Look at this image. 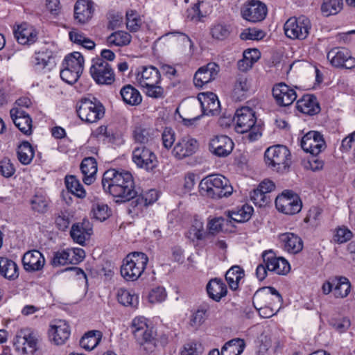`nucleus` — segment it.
Listing matches in <instances>:
<instances>
[{"instance_id":"1","label":"nucleus","mask_w":355,"mask_h":355,"mask_svg":"<svg viewBox=\"0 0 355 355\" xmlns=\"http://www.w3.org/2000/svg\"><path fill=\"white\" fill-rule=\"evenodd\" d=\"M102 186L104 191L114 198L116 202L130 201L137 194L132 174L123 170H107L103 175Z\"/></svg>"},{"instance_id":"2","label":"nucleus","mask_w":355,"mask_h":355,"mask_svg":"<svg viewBox=\"0 0 355 355\" xmlns=\"http://www.w3.org/2000/svg\"><path fill=\"white\" fill-rule=\"evenodd\" d=\"M234 121L238 133H247L246 138L254 141L261 136V126L256 123L255 113L249 107H242L236 112Z\"/></svg>"},{"instance_id":"3","label":"nucleus","mask_w":355,"mask_h":355,"mask_svg":"<svg viewBox=\"0 0 355 355\" xmlns=\"http://www.w3.org/2000/svg\"><path fill=\"white\" fill-rule=\"evenodd\" d=\"M200 192L211 198L228 197L233 192L230 181L223 175H209L203 178L199 184Z\"/></svg>"},{"instance_id":"4","label":"nucleus","mask_w":355,"mask_h":355,"mask_svg":"<svg viewBox=\"0 0 355 355\" xmlns=\"http://www.w3.org/2000/svg\"><path fill=\"white\" fill-rule=\"evenodd\" d=\"M266 164L272 171L278 173L288 171L291 164V155L288 148L284 145L268 147L264 153Z\"/></svg>"},{"instance_id":"5","label":"nucleus","mask_w":355,"mask_h":355,"mask_svg":"<svg viewBox=\"0 0 355 355\" xmlns=\"http://www.w3.org/2000/svg\"><path fill=\"white\" fill-rule=\"evenodd\" d=\"M148 258L145 253L133 252L128 254L123 261L121 274L128 281L137 280L144 272Z\"/></svg>"},{"instance_id":"6","label":"nucleus","mask_w":355,"mask_h":355,"mask_svg":"<svg viewBox=\"0 0 355 355\" xmlns=\"http://www.w3.org/2000/svg\"><path fill=\"white\" fill-rule=\"evenodd\" d=\"M76 111L82 121L94 123L104 115L103 105L95 98H83L76 105Z\"/></svg>"},{"instance_id":"7","label":"nucleus","mask_w":355,"mask_h":355,"mask_svg":"<svg viewBox=\"0 0 355 355\" xmlns=\"http://www.w3.org/2000/svg\"><path fill=\"white\" fill-rule=\"evenodd\" d=\"M311 28L310 20L305 16L289 18L284 26L285 35L293 40H304Z\"/></svg>"},{"instance_id":"8","label":"nucleus","mask_w":355,"mask_h":355,"mask_svg":"<svg viewBox=\"0 0 355 355\" xmlns=\"http://www.w3.org/2000/svg\"><path fill=\"white\" fill-rule=\"evenodd\" d=\"M89 73L98 85H111L115 80L114 73L110 64L99 57L92 59Z\"/></svg>"},{"instance_id":"9","label":"nucleus","mask_w":355,"mask_h":355,"mask_svg":"<svg viewBox=\"0 0 355 355\" xmlns=\"http://www.w3.org/2000/svg\"><path fill=\"white\" fill-rule=\"evenodd\" d=\"M15 349L24 355H33L37 349V338L30 329H21L14 340Z\"/></svg>"},{"instance_id":"10","label":"nucleus","mask_w":355,"mask_h":355,"mask_svg":"<svg viewBox=\"0 0 355 355\" xmlns=\"http://www.w3.org/2000/svg\"><path fill=\"white\" fill-rule=\"evenodd\" d=\"M277 210L288 215L297 214L302 209V203L300 197L292 191L286 190L275 199Z\"/></svg>"},{"instance_id":"11","label":"nucleus","mask_w":355,"mask_h":355,"mask_svg":"<svg viewBox=\"0 0 355 355\" xmlns=\"http://www.w3.org/2000/svg\"><path fill=\"white\" fill-rule=\"evenodd\" d=\"M282 297L273 287H263L255 292L253 296L254 306H273L280 305Z\"/></svg>"},{"instance_id":"12","label":"nucleus","mask_w":355,"mask_h":355,"mask_svg":"<svg viewBox=\"0 0 355 355\" xmlns=\"http://www.w3.org/2000/svg\"><path fill=\"white\" fill-rule=\"evenodd\" d=\"M132 161L136 165L146 171H152L157 166L155 154L145 146L140 145L132 151Z\"/></svg>"},{"instance_id":"13","label":"nucleus","mask_w":355,"mask_h":355,"mask_svg":"<svg viewBox=\"0 0 355 355\" xmlns=\"http://www.w3.org/2000/svg\"><path fill=\"white\" fill-rule=\"evenodd\" d=\"M327 59L332 66L351 69L355 67V58L345 48L336 47L327 53Z\"/></svg>"},{"instance_id":"14","label":"nucleus","mask_w":355,"mask_h":355,"mask_svg":"<svg viewBox=\"0 0 355 355\" xmlns=\"http://www.w3.org/2000/svg\"><path fill=\"white\" fill-rule=\"evenodd\" d=\"M267 14L266 5L257 0H250L245 3L241 8L242 17L253 23L261 21Z\"/></svg>"},{"instance_id":"15","label":"nucleus","mask_w":355,"mask_h":355,"mask_svg":"<svg viewBox=\"0 0 355 355\" xmlns=\"http://www.w3.org/2000/svg\"><path fill=\"white\" fill-rule=\"evenodd\" d=\"M302 148L312 155H318L326 148V143L322 135L316 131L306 133L301 141Z\"/></svg>"},{"instance_id":"16","label":"nucleus","mask_w":355,"mask_h":355,"mask_svg":"<svg viewBox=\"0 0 355 355\" xmlns=\"http://www.w3.org/2000/svg\"><path fill=\"white\" fill-rule=\"evenodd\" d=\"M262 257L269 271L277 275H286L290 271L291 267L288 262L282 257H277L272 250L263 252Z\"/></svg>"},{"instance_id":"17","label":"nucleus","mask_w":355,"mask_h":355,"mask_svg":"<svg viewBox=\"0 0 355 355\" xmlns=\"http://www.w3.org/2000/svg\"><path fill=\"white\" fill-rule=\"evenodd\" d=\"M198 148V143L196 139L190 137H184L176 143L172 150V154L175 158L182 159L193 155Z\"/></svg>"},{"instance_id":"18","label":"nucleus","mask_w":355,"mask_h":355,"mask_svg":"<svg viewBox=\"0 0 355 355\" xmlns=\"http://www.w3.org/2000/svg\"><path fill=\"white\" fill-rule=\"evenodd\" d=\"M219 69V66L215 62H209L199 68L193 78L196 87H202L205 84L214 80L217 77Z\"/></svg>"},{"instance_id":"19","label":"nucleus","mask_w":355,"mask_h":355,"mask_svg":"<svg viewBox=\"0 0 355 355\" xmlns=\"http://www.w3.org/2000/svg\"><path fill=\"white\" fill-rule=\"evenodd\" d=\"M13 33L17 41L23 45L34 44L38 38L37 31L32 25L26 22L15 27Z\"/></svg>"},{"instance_id":"20","label":"nucleus","mask_w":355,"mask_h":355,"mask_svg":"<svg viewBox=\"0 0 355 355\" xmlns=\"http://www.w3.org/2000/svg\"><path fill=\"white\" fill-rule=\"evenodd\" d=\"M272 96L277 104L283 107L291 105L297 98L295 91L282 83L273 87Z\"/></svg>"},{"instance_id":"21","label":"nucleus","mask_w":355,"mask_h":355,"mask_svg":"<svg viewBox=\"0 0 355 355\" xmlns=\"http://www.w3.org/2000/svg\"><path fill=\"white\" fill-rule=\"evenodd\" d=\"M233 148L234 142L226 135L216 136L209 142L210 151L214 155L220 157L229 155Z\"/></svg>"},{"instance_id":"22","label":"nucleus","mask_w":355,"mask_h":355,"mask_svg":"<svg viewBox=\"0 0 355 355\" xmlns=\"http://www.w3.org/2000/svg\"><path fill=\"white\" fill-rule=\"evenodd\" d=\"M10 117L15 126L24 135L32 133V119L23 109L13 107L10 111Z\"/></svg>"},{"instance_id":"23","label":"nucleus","mask_w":355,"mask_h":355,"mask_svg":"<svg viewBox=\"0 0 355 355\" xmlns=\"http://www.w3.org/2000/svg\"><path fill=\"white\" fill-rule=\"evenodd\" d=\"M22 263L26 271H40L44 268L45 259L40 251L36 250H30L24 254Z\"/></svg>"},{"instance_id":"24","label":"nucleus","mask_w":355,"mask_h":355,"mask_svg":"<svg viewBox=\"0 0 355 355\" xmlns=\"http://www.w3.org/2000/svg\"><path fill=\"white\" fill-rule=\"evenodd\" d=\"M155 336V332L148 326L146 329L135 334L134 337L141 349L146 354H150L155 350L157 346Z\"/></svg>"},{"instance_id":"25","label":"nucleus","mask_w":355,"mask_h":355,"mask_svg":"<svg viewBox=\"0 0 355 355\" xmlns=\"http://www.w3.org/2000/svg\"><path fill=\"white\" fill-rule=\"evenodd\" d=\"M161 80L160 71L153 66L143 67L142 71L138 72L137 81L141 87L153 86L159 84Z\"/></svg>"},{"instance_id":"26","label":"nucleus","mask_w":355,"mask_h":355,"mask_svg":"<svg viewBox=\"0 0 355 355\" xmlns=\"http://www.w3.org/2000/svg\"><path fill=\"white\" fill-rule=\"evenodd\" d=\"M70 334L69 326L63 320L56 321L49 330V336L57 345H63L69 339Z\"/></svg>"},{"instance_id":"27","label":"nucleus","mask_w":355,"mask_h":355,"mask_svg":"<svg viewBox=\"0 0 355 355\" xmlns=\"http://www.w3.org/2000/svg\"><path fill=\"white\" fill-rule=\"evenodd\" d=\"M94 12L93 2L89 0H78L74 6V18L80 24L87 22Z\"/></svg>"},{"instance_id":"28","label":"nucleus","mask_w":355,"mask_h":355,"mask_svg":"<svg viewBox=\"0 0 355 355\" xmlns=\"http://www.w3.org/2000/svg\"><path fill=\"white\" fill-rule=\"evenodd\" d=\"M203 114L215 115L218 113L220 103L217 96L212 93L202 94L198 96Z\"/></svg>"},{"instance_id":"29","label":"nucleus","mask_w":355,"mask_h":355,"mask_svg":"<svg viewBox=\"0 0 355 355\" xmlns=\"http://www.w3.org/2000/svg\"><path fill=\"white\" fill-rule=\"evenodd\" d=\"M297 110L308 115H315L320 112V107L315 96L306 94L297 101Z\"/></svg>"},{"instance_id":"30","label":"nucleus","mask_w":355,"mask_h":355,"mask_svg":"<svg viewBox=\"0 0 355 355\" xmlns=\"http://www.w3.org/2000/svg\"><path fill=\"white\" fill-rule=\"evenodd\" d=\"M206 290L208 296L216 302H219L227 293L225 284L220 278L210 279L207 284Z\"/></svg>"},{"instance_id":"31","label":"nucleus","mask_w":355,"mask_h":355,"mask_svg":"<svg viewBox=\"0 0 355 355\" xmlns=\"http://www.w3.org/2000/svg\"><path fill=\"white\" fill-rule=\"evenodd\" d=\"M80 170L83 175V180L87 185L92 184L96 180L97 163L94 157H85L80 164Z\"/></svg>"},{"instance_id":"32","label":"nucleus","mask_w":355,"mask_h":355,"mask_svg":"<svg viewBox=\"0 0 355 355\" xmlns=\"http://www.w3.org/2000/svg\"><path fill=\"white\" fill-rule=\"evenodd\" d=\"M280 241L284 243V249L288 252L296 254L303 248V241L300 237L291 232L280 235Z\"/></svg>"},{"instance_id":"33","label":"nucleus","mask_w":355,"mask_h":355,"mask_svg":"<svg viewBox=\"0 0 355 355\" xmlns=\"http://www.w3.org/2000/svg\"><path fill=\"white\" fill-rule=\"evenodd\" d=\"M252 212V207L248 205H244L240 208H237L236 209L232 211H227L225 214L227 217V221L230 223H244L251 218Z\"/></svg>"},{"instance_id":"34","label":"nucleus","mask_w":355,"mask_h":355,"mask_svg":"<svg viewBox=\"0 0 355 355\" xmlns=\"http://www.w3.org/2000/svg\"><path fill=\"white\" fill-rule=\"evenodd\" d=\"M250 87V83L245 76H238L234 85L232 98L235 101H243L246 98Z\"/></svg>"},{"instance_id":"35","label":"nucleus","mask_w":355,"mask_h":355,"mask_svg":"<svg viewBox=\"0 0 355 355\" xmlns=\"http://www.w3.org/2000/svg\"><path fill=\"white\" fill-rule=\"evenodd\" d=\"M0 275L9 280L16 279L19 277L17 263L8 258L0 257Z\"/></svg>"},{"instance_id":"36","label":"nucleus","mask_w":355,"mask_h":355,"mask_svg":"<svg viewBox=\"0 0 355 355\" xmlns=\"http://www.w3.org/2000/svg\"><path fill=\"white\" fill-rule=\"evenodd\" d=\"M186 236L194 243L204 240L209 236V234L204 229L203 222L198 219H194L191 227L187 232Z\"/></svg>"},{"instance_id":"37","label":"nucleus","mask_w":355,"mask_h":355,"mask_svg":"<svg viewBox=\"0 0 355 355\" xmlns=\"http://www.w3.org/2000/svg\"><path fill=\"white\" fill-rule=\"evenodd\" d=\"M245 272L239 266H232L225 273V279L229 287L236 291L239 288L240 281L244 277Z\"/></svg>"},{"instance_id":"38","label":"nucleus","mask_w":355,"mask_h":355,"mask_svg":"<svg viewBox=\"0 0 355 355\" xmlns=\"http://www.w3.org/2000/svg\"><path fill=\"white\" fill-rule=\"evenodd\" d=\"M84 58L79 52H73L67 55L62 63L63 67H67L82 73L83 71Z\"/></svg>"},{"instance_id":"39","label":"nucleus","mask_w":355,"mask_h":355,"mask_svg":"<svg viewBox=\"0 0 355 355\" xmlns=\"http://www.w3.org/2000/svg\"><path fill=\"white\" fill-rule=\"evenodd\" d=\"M244 340L234 338L227 341L222 347L221 355H240L245 348Z\"/></svg>"},{"instance_id":"40","label":"nucleus","mask_w":355,"mask_h":355,"mask_svg":"<svg viewBox=\"0 0 355 355\" xmlns=\"http://www.w3.org/2000/svg\"><path fill=\"white\" fill-rule=\"evenodd\" d=\"M101 338L102 334L100 331H89L81 338L80 345L86 350H92L98 345Z\"/></svg>"},{"instance_id":"41","label":"nucleus","mask_w":355,"mask_h":355,"mask_svg":"<svg viewBox=\"0 0 355 355\" xmlns=\"http://www.w3.org/2000/svg\"><path fill=\"white\" fill-rule=\"evenodd\" d=\"M120 93L123 101L127 104L137 105L141 102L139 92L130 85L122 87Z\"/></svg>"},{"instance_id":"42","label":"nucleus","mask_w":355,"mask_h":355,"mask_svg":"<svg viewBox=\"0 0 355 355\" xmlns=\"http://www.w3.org/2000/svg\"><path fill=\"white\" fill-rule=\"evenodd\" d=\"M155 130L146 125L135 127L133 132L134 139L140 144H147L153 138Z\"/></svg>"},{"instance_id":"43","label":"nucleus","mask_w":355,"mask_h":355,"mask_svg":"<svg viewBox=\"0 0 355 355\" xmlns=\"http://www.w3.org/2000/svg\"><path fill=\"white\" fill-rule=\"evenodd\" d=\"M83 225V223L73 225L70 232L73 240L80 245H83L85 241L89 239L92 231V228H85Z\"/></svg>"},{"instance_id":"44","label":"nucleus","mask_w":355,"mask_h":355,"mask_svg":"<svg viewBox=\"0 0 355 355\" xmlns=\"http://www.w3.org/2000/svg\"><path fill=\"white\" fill-rule=\"evenodd\" d=\"M17 158L24 165L29 164L34 157V150L28 141L22 142L17 148Z\"/></svg>"},{"instance_id":"45","label":"nucleus","mask_w":355,"mask_h":355,"mask_svg":"<svg viewBox=\"0 0 355 355\" xmlns=\"http://www.w3.org/2000/svg\"><path fill=\"white\" fill-rule=\"evenodd\" d=\"M53 53L51 51L46 50L35 53L34 64L37 69H43L54 64Z\"/></svg>"},{"instance_id":"46","label":"nucleus","mask_w":355,"mask_h":355,"mask_svg":"<svg viewBox=\"0 0 355 355\" xmlns=\"http://www.w3.org/2000/svg\"><path fill=\"white\" fill-rule=\"evenodd\" d=\"M131 35L125 31H119L112 33L107 39L109 46H123L131 42Z\"/></svg>"},{"instance_id":"47","label":"nucleus","mask_w":355,"mask_h":355,"mask_svg":"<svg viewBox=\"0 0 355 355\" xmlns=\"http://www.w3.org/2000/svg\"><path fill=\"white\" fill-rule=\"evenodd\" d=\"M30 203L33 211L43 214L48 209L49 199L45 194L37 192L31 199Z\"/></svg>"},{"instance_id":"48","label":"nucleus","mask_w":355,"mask_h":355,"mask_svg":"<svg viewBox=\"0 0 355 355\" xmlns=\"http://www.w3.org/2000/svg\"><path fill=\"white\" fill-rule=\"evenodd\" d=\"M65 184L67 190L73 195L80 198L85 197L86 191L84 189L83 186L75 176H66Z\"/></svg>"},{"instance_id":"49","label":"nucleus","mask_w":355,"mask_h":355,"mask_svg":"<svg viewBox=\"0 0 355 355\" xmlns=\"http://www.w3.org/2000/svg\"><path fill=\"white\" fill-rule=\"evenodd\" d=\"M117 299L120 304L125 306L136 307L138 304V296L133 291L127 289H119Z\"/></svg>"},{"instance_id":"50","label":"nucleus","mask_w":355,"mask_h":355,"mask_svg":"<svg viewBox=\"0 0 355 355\" xmlns=\"http://www.w3.org/2000/svg\"><path fill=\"white\" fill-rule=\"evenodd\" d=\"M135 198L131 202L133 207H147L157 200L158 195L156 190L150 189L144 195L137 194Z\"/></svg>"},{"instance_id":"51","label":"nucleus","mask_w":355,"mask_h":355,"mask_svg":"<svg viewBox=\"0 0 355 355\" xmlns=\"http://www.w3.org/2000/svg\"><path fill=\"white\" fill-rule=\"evenodd\" d=\"M350 283L344 277L334 279V295L336 297H345L350 291Z\"/></svg>"},{"instance_id":"52","label":"nucleus","mask_w":355,"mask_h":355,"mask_svg":"<svg viewBox=\"0 0 355 355\" xmlns=\"http://www.w3.org/2000/svg\"><path fill=\"white\" fill-rule=\"evenodd\" d=\"M209 307L207 304H202L200 307L193 312L189 320V324L192 327L197 329L206 320L207 316V312Z\"/></svg>"},{"instance_id":"53","label":"nucleus","mask_w":355,"mask_h":355,"mask_svg":"<svg viewBox=\"0 0 355 355\" xmlns=\"http://www.w3.org/2000/svg\"><path fill=\"white\" fill-rule=\"evenodd\" d=\"M343 6V0H324L321 7L322 12L326 16L339 12Z\"/></svg>"},{"instance_id":"54","label":"nucleus","mask_w":355,"mask_h":355,"mask_svg":"<svg viewBox=\"0 0 355 355\" xmlns=\"http://www.w3.org/2000/svg\"><path fill=\"white\" fill-rule=\"evenodd\" d=\"M126 27L131 32H137L141 27V19L139 15L135 10H130L126 12Z\"/></svg>"},{"instance_id":"55","label":"nucleus","mask_w":355,"mask_h":355,"mask_svg":"<svg viewBox=\"0 0 355 355\" xmlns=\"http://www.w3.org/2000/svg\"><path fill=\"white\" fill-rule=\"evenodd\" d=\"M92 212L94 218L100 221L105 220L111 214L108 206L102 202L93 204Z\"/></svg>"},{"instance_id":"56","label":"nucleus","mask_w":355,"mask_h":355,"mask_svg":"<svg viewBox=\"0 0 355 355\" xmlns=\"http://www.w3.org/2000/svg\"><path fill=\"white\" fill-rule=\"evenodd\" d=\"M71 261L69 249H65L54 252L51 263L52 266L57 267L71 263Z\"/></svg>"},{"instance_id":"57","label":"nucleus","mask_w":355,"mask_h":355,"mask_svg":"<svg viewBox=\"0 0 355 355\" xmlns=\"http://www.w3.org/2000/svg\"><path fill=\"white\" fill-rule=\"evenodd\" d=\"M251 200L255 205L263 207L270 202L269 195L265 194L259 189L257 188L250 192V195Z\"/></svg>"},{"instance_id":"58","label":"nucleus","mask_w":355,"mask_h":355,"mask_svg":"<svg viewBox=\"0 0 355 355\" xmlns=\"http://www.w3.org/2000/svg\"><path fill=\"white\" fill-rule=\"evenodd\" d=\"M166 297L165 288L162 286H157L153 288L148 295V300L150 303L162 302Z\"/></svg>"},{"instance_id":"59","label":"nucleus","mask_w":355,"mask_h":355,"mask_svg":"<svg viewBox=\"0 0 355 355\" xmlns=\"http://www.w3.org/2000/svg\"><path fill=\"white\" fill-rule=\"evenodd\" d=\"M203 352L202 345L196 342H190L184 345L180 355H200Z\"/></svg>"},{"instance_id":"60","label":"nucleus","mask_w":355,"mask_h":355,"mask_svg":"<svg viewBox=\"0 0 355 355\" xmlns=\"http://www.w3.org/2000/svg\"><path fill=\"white\" fill-rule=\"evenodd\" d=\"M230 30L228 27L223 24L214 25L211 29V34L212 37L218 40H223L227 38L230 35Z\"/></svg>"},{"instance_id":"61","label":"nucleus","mask_w":355,"mask_h":355,"mask_svg":"<svg viewBox=\"0 0 355 355\" xmlns=\"http://www.w3.org/2000/svg\"><path fill=\"white\" fill-rule=\"evenodd\" d=\"M82 73H78L74 70H71L67 67H64L60 71L61 78L68 84L72 85L75 83Z\"/></svg>"},{"instance_id":"62","label":"nucleus","mask_w":355,"mask_h":355,"mask_svg":"<svg viewBox=\"0 0 355 355\" xmlns=\"http://www.w3.org/2000/svg\"><path fill=\"white\" fill-rule=\"evenodd\" d=\"M15 168L8 158H3L0 161V173L5 178H10L14 175Z\"/></svg>"},{"instance_id":"63","label":"nucleus","mask_w":355,"mask_h":355,"mask_svg":"<svg viewBox=\"0 0 355 355\" xmlns=\"http://www.w3.org/2000/svg\"><path fill=\"white\" fill-rule=\"evenodd\" d=\"M322 213V209L318 207H312L308 211L304 221L309 223L312 226L318 225V221Z\"/></svg>"},{"instance_id":"64","label":"nucleus","mask_w":355,"mask_h":355,"mask_svg":"<svg viewBox=\"0 0 355 355\" xmlns=\"http://www.w3.org/2000/svg\"><path fill=\"white\" fill-rule=\"evenodd\" d=\"M162 140L164 148H171L175 140L174 131L170 128H166L162 132Z\"/></svg>"}]
</instances>
